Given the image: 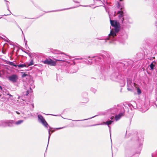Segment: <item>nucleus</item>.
<instances>
[{"label": "nucleus", "mask_w": 157, "mask_h": 157, "mask_svg": "<svg viewBox=\"0 0 157 157\" xmlns=\"http://www.w3.org/2000/svg\"><path fill=\"white\" fill-rule=\"evenodd\" d=\"M132 111L134 109H138L143 113L146 110H143V105L140 106L139 104H136L134 101L131 102V103L126 105L125 108L122 106L119 105L114 106L108 110L109 114L115 115V119L116 121L118 120L121 117L124 115L126 110H127L128 114L126 115L128 116L130 118H132L133 116V113L132 112L129 113L128 108Z\"/></svg>", "instance_id": "obj_1"}, {"label": "nucleus", "mask_w": 157, "mask_h": 157, "mask_svg": "<svg viewBox=\"0 0 157 157\" xmlns=\"http://www.w3.org/2000/svg\"><path fill=\"white\" fill-rule=\"evenodd\" d=\"M112 57V56L109 54H107L106 56L104 55H99L97 56H84L80 58H76L74 59L75 60L86 59L87 60L88 59L90 60H92V59L94 58L95 62L97 63H100L102 62L103 60L107 63V64H105L104 66L103 65H101L98 66V70L100 72L102 75H105L107 73L109 69V66L110 63V61Z\"/></svg>", "instance_id": "obj_2"}, {"label": "nucleus", "mask_w": 157, "mask_h": 157, "mask_svg": "<svg viewBox=\"0 0 157 157\" xmlns=\"http://www.w3.org/2000/svg\"><path fill=\"white\" fill-rule=\"evenodd\" d=\"M120 22L117 21L116 23L113 26L114 29H111L110 33L108 35V36L107 37H101L100 38H97L98 40H102L103 41L102 43L105 44L106 42H108L109 44L111 43L112 41L110 40H112V38H114L115 36H117V33L119 32L120 30Z\"/></svg>", "instance_id": "obj_3"}, {"label": "nucleus", "mask_w": 157, "mask_h": 157, "mask_svg": "<svg viewBox=\"0 0 157 157\" xmlns=\"http://www.w3.org/2000/svg\"><path fill=\"white\" fill-rule=\"evenodd\" d=\"M128 35L124 31L121 30L119 33H117V36H115L114 38H113L110 40L112 41L111 43L109 44L108 42H106L109 44H115L116 43L115 41L117 40L119 42L122 44H124L125 42V40L127 39Z\"/></svg>", "instance_id": "obj_4"}, {"label": "nucleus", "mask_w": 157, "mask_h": 157, "mask_svg": "<svg viewBox=\"0 0 157 157\" xmlns=\"http://www.w3.org/2000/svg\"><path fill=\"white\" fill-rule=\"evenodd\" d=\"M125 77L124 75L119 74L117 72L112 73L110 76V78L113 81H117L120 83L121 86H124L125 84Z\"/></svg>", "instance_id": "obj_5"}, {"label": "nucleus", "mask_w": 157, "mask_h": 157, "mask_svg": "<svg viewBox=\"0 0 157 157\" xmlns=\"http://www.w3.org/2000/svg\"><path fill=\"white\" fill-rule=\"evenodd\" d=\"M23 121V120H19L16 122L14 120H3L0 121V127H12L14 125H18L21 124Z\"/></svg>", "instance_id": "obj_6"}, {"label": "nucleus", "mask_w": 157, "mask_h": 157, "mask_svg": "<svg viewBox=\"0 0 157 157\" xmlns=\"http://www.w3.org/2000/svg\"><path fill=\"white\" fill-rule=\"evenodd\" d=\"M55 53L57 54L56 56L53 58V59L56 61H60L61 62L60 65H62V63L66 62L68 60L67 57L69 56L67 55L64 53L61 52L60 51L58 50L55 51Z\"/></svg>", "instance_id": "obj_7"}, {"label": "nucleus", "mask_w": 157, "mask_h": 157, "mask_svg": "<svg viewBox=\"0 0 157 157\" xmlns=\"http://www.w3.org/2000/svg\"><path fill=\"white\" fill-rule=\"evenodd\" d=\"M121 22V24L124 27H127L130 24L133 23L132 19L128 15H125L124 17V21Z\"/></svg>", "instance_id": "obj_8"}, {"label": "nucleus", "mask_w": 157, "mask_h": 157, "mask_svg": "<svg viewBox=\"0 0 157 157\" xmlns=\"http://www.w3.org/2000/svg\"><path fill=\"white\" fill-rule=\"evenodd\" d=\"M8 79L10 81L13 83H15L17 81L18 77L17 75L13 74L8 77Z\"/></svg>", "instance_id": "obj_9"}, {"label": "nucleus", "mask_w": 157, "mask_h": 157, "mask_svg": "<svg viewBox=\"0 0 157 157\" xmlns=\"http://www.w3.org/2000/svg\"><path fill=\"white\" fill-rule=\"evenodd\" d=\"M117 13L118 14L119 21L121 23V22H122V21H124V17L125 15H124L122 11L120 10L118 11Z\"/></svg>", "instance_id": "obj_10"}, {"label": "nucleus", "mask_w": 157, "mask_h": 157, "mask_svg": "<svg viewBox=\"0 0 157 157\" xmlns=\"http://www.w3.org/2000/svg\"><path fill=\"white\" fill-rule=\"evenodd\" d=\"M34 86L33 85H31V87L30 86L28 89L27 90L25 95L27 96L30 93H31L33 92L32 88H33Z\"/></svg>", "instance_id": "obj_11"}, {"label": "nucleus", "mask_w": 157, "mask_h": 157, "mask_svg": "<svg viewBox=\"0 0 157 157\" xmlns=\"http://www.w3.org/2000/svg\"><path fill=\"white\" fill-rule=\"evenodd\" d=\"M38 118L39 122L41 123L45 120L44 117L40 114L38 115Z\"/></svg>", "instance_id": "obj_12"}, {"label": "nucleus", "mask_w": 157, "mask_h": 157, "mask_svg": "<svg viewBox=\"0 0 157 157\" xmlns=\"http://www.w3.org/2000/svg\"><path fill=\"white\" fill-rule=\"evenodd\" d=\"M133 84H129L128 85H127V90L130 91H132L134 89L133 86H134Z\"/></svg>", "instance_id": "obj_13"}, {"label": "nucleus", "mask_w": 157, "mask_h": 157, "mask_svg": "<svg viewBox=\"0 0 157 157\" xmlns=\"http://www.w3.org/2000/svg\"><path fill=\"white\" fill-rule=\"evenodd\" d=\"M77 7V6L75 7ZM75 8V7H71V8H66V9H62V10H54L50 11H48V12L60 11H62V10H68V9H70L73 8Z\"/></svg>", "instance_id": "obj_14"}, {"label": "nucleus", "mask_w": 157, "mask_h": 157, "mask_svg": "<svg viewBox=\"0 0 157 157\" xmlns=\"http://www.w3.org/2000/svg\"><path fill=\"white\" fill-rule=\"evenodd\" d=\"M136 138V139L137 140V141L138 142V143H139L140 145L141 146L142 144V143L143 141V139L142 138L140 140L138 137H137Z\"/></svg>", "instance_id": "obj_15"}, {"label": "nucleus", "mask_w": 157, "mask_h": 157, "mask_svg": "<svg viewBox=\"0 0 157 157\" xmlns=\"http://www.w3.org/2000/svg\"><path fill=\"white\" fill-rule=\"evenodd\" d=\"M156 62L155 61L152 62L150 65V67L151 70H153L154 68V67L156 64Z\"/></svg>", "instance_id": "obj_16"}, {"label": "nucleus", "mask_w": 157, "mask_h": 157, "mask_svg": "<svg viewBox=\"0 0 157 157\" xmlns=\"http://www.w3.org/2000/svg\"><path fill=\"white\" fill-rule=\"evenodd\" d=\"M114 121L113 120H108L106 122H104V123L105 124L107 125L108 126L110 124H112V123Z\"/></svg>", "instance_id": "obj_17"}, {"label": "nucleus", "mask_w": 157, "mask_h": 157, "mask_svg": "<svg viewBox=\"0 0 157 157\" xmlns=\"http://www.w3.org/2000/svg\"><path fill=\"white\" fill-rule=\"evenodd\" d=\"M41 124L45 127V128L47 129L48 128L49 125L45 120L44 122H42Z\"/></svg>", "instance_id": "obj_18"}, {"label": "nucleus", "mask_w": 157, "mask_h": 157, "mask_svg": "<svg viewBox=\"0 0 157 157\" xmlns=\"http://www.w3.org/2000/svg\"><path fill=\"white\" fill-rule=\"evenodd\" d=\"M97 115H95L93 117H91L90 118H88V119H83V120H71V119H70L72 121H85V120H89V119H91L96 116H97Z\"/></svg>", "instance_id": "obj_19"}, {"label": "nucleus", "mask_w": 157, "mask_h": 157, "mask_svg": "<svg viewBox=\"0 0 157 157\" xmlns=\"http://www.w3.org/2000/svg\"><path fill=\"white\" fill-rule=\"evenodd\" d=\"M51 59L48 60V59H46L44 61V63L45 64L50 65V63H51Z\"/></svg>", "instance_id": "obj_20"}, {"label": "nucleus", "mask_w": 157, "mask_h": 157, "mask_svg": "<svg viewBox=\"0 0 157 157\" xmlns=\"http://www.w3.org/2000/svg\"><path fill=\"white\" fill-rule=\"evenodd\" d=\"M127 85L129 84H133L132 82V79L130 78H127Z\"/></svg>", "instance_id": "obj_21"}, {"label": "nucleus", "mask_w": 157, "mask_h": 157, "mask_svg": "<svg viewBox=\"0 0 157 157\" xmlns=\"http://www.w3.org/2000/svg\"><path fill=\"white\" fill-rule=\"evenodd\" d=\"M17 65V66H18L19 68H21L23 67H27L26 65L25 64H20Z\"/></svg>", "instance_id": "obj_22"}, {"label": "nucleus", "mask_w": 157, "mask_h": 157, "mask_svg": "<svg viewBox=\"0 0 157 157\" xmlns=\"http://www.w3.org/2000/svg\"><path fill=\"white\" fill-rule=\"evenodd\" d=\"M110 24L113 27L115 24V23H116L117 21L116 20H113L110 19Z\"/></svg>", "instance_id": "obj_23"}, {"label": "nucleus", "mask_w": 157, "mask_h": 157, "mask_svg": "<svg viewBox=\"0 0 157 157\" xmlns=\"http://www.w3.org/2000/svg\"><path fill=\"white\" fill-rule=\"evenodd\" d=\"M9 63V64L13 66H14L15 67H17V65L14 63L13 62H8Z\"/></svg>", "instance_id": "obj_24"}, {"label": "nucleus", "mask_w": 157, "mask_h": 157, "mask_svg": "<svg viewBox=\"0 0 157 157\" xmlns=\"http://www.w3.org/2000/svg\"><path fill=\"white\" fill-rule=\"evenodd\" d=\"M50 65L52 66H55L56 65V62L51 59Z\"/></svg>", "instance_id": "obj_25"}, {"label": "nucleus", "mask_w": 157, "mask_h": 157, "mask_svg": "<svg viewBox=\"0 0 157 157\" xmlns=\"http://www.w3.org/2000/svg\"><path fill=\"white\" fill-rule=\"evenodd\" d=\"M48 144L49 139L51 135V134L50 133V129H49L48 128ZM48 144L47 146H48Z\"/></svg>", "instance_id": "obj_26"}, {"label": "nucleus", "mask_w": 157, "mask_h": 157, "mask_svg": "<svg viewBox=\"0 0 157 157\" xmlns=\"http://www.w3.org/2000/svg\"><path fill=\"white\" fill-rule=\"evenodd\" d=\"M33 64V59H31L30 62L28 64V66H27L28 67L29 66H31Z\"/></svg>", "instance_id": "obj_27"}, {"label": "nucleus", "mask_w": 157, "mask_h": 157, "mask_svg": "<svg viewBox=\"0 0 157 157\" xmlns=\"http://www.w3.org/2000/svg\"><path fill=\"white\" fill-rule=\"evenodd\" d=\"M15 24H16V25L17 26V27L20 29V30L22 32V33L23 34H23V32L22 30L21 29V28L19 26V25H18V24L16 22V21H15ZM24 35V34H23Z\"/></svg>", "instance_id": "obj_28"}, {"label": "nucleus", "mask_w": 157, "mask_h": 157, "mask_svg": "<svg viewBox=\"0 0 157 157\" xmlns=\"http://www.w3.org/2000/svg\"><path fill=\"white\" fill-rule=\"evenodd\" d=\"M5 1L6 2V6L7 8V10H8L9 11V2L8 1L5 0Z\"/></svg>", "instance_id": "obj_29"}, {"label": "nucleus", "mask_w": 157, "mask_h": 157, "mask_svg": "<svg viewBox=\"0 0 157 157\" xmlns=\"http://www.w3.org/2000/svg\"><path fill=\"white\" fill-rule=\"evenodd\" d=\"M137 92L138 94H140L141 93V90L139 88L137 89Z\"/></svg>", "instance_id": "obj_30"}, {"label": "nucleus", "mask_w": 157, "mask_h": 157, "mask_svg": "<svg viewBox=\"0 0 157 157\" xmlns=\"http://www.w3.org/2000/svg\"><path fill=\"white\" fill-rule=\"evenodd\" d=\"M154 48L155 52L157 53V43L155 45Z\"/></svg>", "instance_id": "obj_31"}, {"label": "nucleus", "mask_w": 157, "mask_h": 157, "mask_svg": "<svg viewBox=\"0 0 157 157\" xmlns=\"http://www.w3.org/2000/svg\"><path fill=\"white\" fill-rule=\"evenodd\" d=\"M94 3H96V2L95 1H96L98 2L100 4L102 3V2L101 0H93Z\"/></svg>", "instance_id": "obj_32"}, {"label": "nucleus", "mask_w": 157, "mask_h": 157, "mask_svg": "<svg viewBox=\"0 0 157 157\" xmlns=\"http://www.w3.org/2000/svg\"><path fill=\"white\" fill-rule=\"evenodd\" d=\"M102 124H95L91 125H90L86 126H85V127L93 126H96V125H102Z\"/></svg>", "instance_id": "obj_33"}, {"label": "nucleus", "mask_w": 157, "mask_h": 157, "mask_svg": "<svg viewBox=\"0 0 157 157\" xmlns=\"http://www.w3.org/2000/svg\"><path fill=\"white\" fill-rule=\"evenodd\" d=\"M27 75L24 73L22 75V78H24L26 76H27Z\"/></svg>", "instance_id": "obj_34"}, {"label": "nucleus", "mask_w": 157, "mask_h": 157, "mask_svg": "<svg viewBox=\"0 0 157 157\" xmlns=\"http://www.w3.org/2000/svg\"><path fill=\"white\" fill-rule=\"evenodd\" d=\"M9 11H10V14H4L2 15V16H7V15H10V14L11 13L10 11L9 10Z\"/></svg>", "instance_id": "obj_35"}, {"label": "nucleus", "mask_w": 157, "mask_h": 157, "mask_svg": "<svg viewBox=\"0 0 157 157\" xmlns=\"http://www.w3.org/2000/svg\"><path fill=\"white\" fill-rule=\"evenodd\" d=\"M108 126V127L109 128V132H110V136H111V127L109 126H109Z\"/></svg>", "instance_id": "obj_36"}, {"label": "nucleus", "mask_w": 157, "mask_h": 157, "mask_svg": "<svg viewBox=\"0 0 157 157\" xmlns=\"http://www.w3.org/2000/svg\"><path fill=\"white\" fill-rule=\"evenodd\" d=\"M91 90L92 91H93L94 93H95L96 91V89H93V88L91 89Z\"/></svg>", "instance_id": "obj_37"}, {"label": "nucleus", "mask_w": 157, "mask_h": 157, "mask_svg": "<svg viewBox=\"0 0 157 157\" xmlns=\"http://www.w3.org/2000/svg\"><path fill=\"white\" fill-rule=\"evenodd\" d=\"M24 40H25V46H26V45H27V41L25 40V37H24Z\"/></svg>", "instance_id": "obj_38"}, {"label": "nucleus", "mask_w": 157, "mask_h": 157, "mask_svg": "<svg viewBox=\"0 0 157 157\" xmlns=\"http://www.w3.org/2000/svg\"><path fill=\"white\" fill-rule=\"evenodd\" d=\"M64 128V127H61V128H56V129L57 130L63 128Z\"/></svg>", "instance_id": "obj_39"}, {"label": "nucleus", "mask_w": 157, "mask_h": 157, "mask_svg": "<svg viewBox=\"0 0 157 157\" xmlns=\"http://www.w3.org/2000/svg\"><path fill=\"white\" fill-rule=\"evenodd\" d=\"M73 1L75 2V3H79V2H78V1H75V0H73Z\"/></svg>", "instance_id": "obj_40"}, {"label": "nucleus", "mask_w": 157, "mask_h": 157, "mask_svg": "<svg viewBox=\"0 0 157 157\" xmlns=\"http://www.w3.org/2000/svg\"><path fill=\"white\" fill-rule=\"evenodd\" d=\"M10 61H8L7 60H6L5 61V62L6 63V64H9V63L8 62H10Z\"/></svg>", "instance_id": "obj_41"}, {"label": "nucleus", "mask_w": 157, "mask_h": 157, "mask_svg": "<svg viewBox=\"0 0 157 157\" xmlns=\"http://www.w3.org/2000/svg\"><path fill=\"white\" fill-rule=\"evenodd\" d=\"M15 112H16V113L17 114H20V113L19 112H18V111H15Z\"/></svg>", "instance_id": "obj_42"}, {"label": "nucleus", "mask_w": 157, "mask_h": 157, "mask_svg": "<svg viewBox=\"0 0 157 157\" xmlns=\"http://www.w3.org/2000/svg\"><path fill=\"white\" fill-rule=\"evenodd\" d=\"M77 70H75V71H74V72H72V71H71V73H75V72H76L77 71Z\"/></svg>", "instance_id": "obj_43"}, {"label": "nucleus", "mask_w": 157, "mask_h": 157, "mask_svg": "<svg viewBox=\"0 0 157 157\" xmlns=\"http://www.w3.org/2000/svg\"><path fill=\"white\" fill-rule=\"evenodd\" d=\"M2 86H0V90H2Z\"/></svg>", "instance_id": "obj_44"}, {"label": "nucleus", "mask_w": 157, "mask_h": 157, "mask_svg": "<svg viewBox=\"0 0 157 157\" xmlns=\"http://www.w3.org/2000/svg\"><path fill=\"white\" fill-rule=\"evenodd\" d=\"M113 118H114V117H111V118H111V120H113Z\"/></svg>", "instance_id": "obj_45"}, {"label": "nucleus", "mask_w": 157, "mask_h": 157, "mask_svg": "<svg viewBox=\"0 0 157 157\" xmlns=\"http://www.w3.org/2000/svg\"><path fill=\"white\" fill-rule=\"evenodd\" d=\"M114 14H113V16H116V12L115 11L114 12Z\"/></svg>", "instance_id": "obj_46"}, {"label": "nucleus", "mask_w": 157, "mask_h": 157, "mask_svg": "<svg viewBox=\"0 0 157 157\" xmlns=\"http://www.w3.org/2000/svg\"><path fill=\"white\" fill-rule=\"evenodd\" d=\"M88 61L89 62V63L90 64L92 63L91 62H90L89 60H88Z\"/></svg>", "instance_id": "obj_47"}, {"label": "nucleus", "mask_w": 157, "mask_h": 157, "mask_svg": "<svg viewBox=\"0 0 157 157\" xmlns=\"http://www.w3.org/2000/svg\"><path fill=\"white\" fill-rule=\"evenodd\" d=\"M48 127H49V129L50 130V129H52V128L50 127L49 126Z\"/></svg>", "instance_id": "obj_48"}, {"label": "nucleus", "mask_w": 157, "mask_h": 157, "mask_svg": "<svg viewBox=\"0 0 157 157\" xmlns=\"http://www.w3.org/2000/svg\"><path fill=\"white\" fill-rule=\"evenodd\" d=\"M54 132V130H52V131H51V132L52 133L53 132Z\"/></svg>", "instance_id": "obj_49"}, {"label": "nucleus", "mask_w": 157, "mask_h": 157, "mask_svg": "<svg viewBox=\"0 0 157 157\" xmlns=\"http://www.w3.org/2000/svg\"><path fill=\"white\" fill-rule=\"evenodd\" d=\"M133 155H134V154H131L130 155L131 156H132Z\"/></svg>", "instance_id": "obj_50"}, {"label": "nucleus", "mask_w": 157, "mask_h": 157, "mask_svg": "<svg viewBox=\"0 0 157 157\" xmlns=\"http://www.w3.org/2000/svg\"><path fill=\"white\" fill-rule=\"evenodd\" d=\"M32 107H33V108H34V105H33V104L32 105Z\"/></svg>", "instance_id": "obj_51"}, {"label": "nucleus", "mask_w": 157, "mask_h": 157, "mask_svg": "<svg viewBox=\"0 0 157 157\" xmlns=\"http://www.w3.org/2000/svg\"><path fill=\"white\" fill-rule=\"evenodd\" d=\"M121 65L122 66H123V65H124L123 63H121Z\"/></svg>", "instance_id": "obj_52"}, {"label": "nucleus", "mask_w": 157, "mask_h": 157, "mask_svg": "<svg viewBox=\"0 0 157 157\" xmlns=\"http://www.w3.org/2000/svg\"><path fill=\"white\" fill-rule=\"evenodd\" d=\"M84 6V7H87V6Z\"/></svg>", "instance_id": "obj_53"}, {"label": "nucleus", "mask_w": 157, "mask_h": 157, "mask_svg": "<svg viewBox=\"0 0 157 157\" xmlns=\"http://www.w3.org/2000/svg\"><path fill=\"white\" fill-rule=\"evenodd\" d=\"M83 63H85V62H86V61H83Z\"/></svg>", "instance_id": "obj_54"}, {"label": "nucleus", "mask_w": 157, "mask_h": 157, "mask_svg": "<svg viewBox=\"0 0 157 157\" xmlns=\"http://www.w3.org/2000/svg\"><path fill=\"white\" fill-rule=\"evenodd\" d=\"M153 157V154H152V157Z\"/></svg>", "instance_id": "obj_55"}, {"label": "nucleus", "mask_w": 157, "mask_h": 157, "mask_svg": "<svg viewBox=\"0 0 157 157\" xmlns=\"http://www.w3.org/2000/svg\"><path fill=\"white\" fill-rule=\"evenodd\" d=\"M28 54L30 56V57H31V56L30 55H29V54Z\"/></svg>", "instance_id": "obj_56"}, {"label": "nucleus", "mask_w": 157, "mask_h": 157, "mask_svg": "<svg viewBox=\"0 0 157 157\" xmlns=\"http://www.w3.org/2000/svg\"><path fill=\"white\" fill-rule=\"evenodd\" d=\"M2 74H0V77L1 76Z\"/></svg>", "instance_id": "obj_57"}, {"label": "nucleus", "mask_w": 157, "mask_h": 157, "mask_svg": "<svg viewBox=\"0 0 157 157\" xmlns=\"http://www.w3.org/2000/svg\"><path fill=\"white\" fill-rule=\"evenodd\" d=\"M5 40L6 41H8L7 40Z\"/></svg>", "instance_id": "obj_58"}, {"label": "nucleus", "mask_w": 157, "mask_h": 157, "mask_svg": "<svg viewBox=\"0 0 157 157\" xmlns=\"http://www.w3.org/2000/svg\"><path fill=\"white\" fill-rule=\"evenodd\" d=\"M10 96H12L10 94Z\"/></svg>", "instance_id": "obj_59"}, {"label": "nucleus", "mask_w": 157, "mask_h": 157, "mask_svg": "<svg viewBox=\"0 0 157 157\" xmlns=\"http://www.w3.org/2000/svg\"><path fill=\"white\" fill-rule=\"evenodd\" d=\"M127 153H129V152H127Z\"/></svg>", "instance_id": "obj_60"}, {"label": "nucleus", "mask_w": 157, "mask_h": 157, "mask_svg": "<svg viewBox=\"0 0 157 157\" xmlns=\"http://www.w3.org/2000/svg\"><path fill=\"white\" fill-rule=\"evenodd\" d=\"M120 1H121V0H120Z\"/></svg>", "instance_id": "obj_61"}, {"label": "nucleus", "mask_w": 157, "mask_h": 157, "mask_svg": "<svg viewBox=\"0 0 157 157\" xmlns=\"http://www.w3.org/2000/svg\"><path fill=\"white\" fill-rule=\"evenodd\" d=\"M1 18H2V17H0V19Z\"/></svg>", "instance_id": "obj_62"}]
</instances>
